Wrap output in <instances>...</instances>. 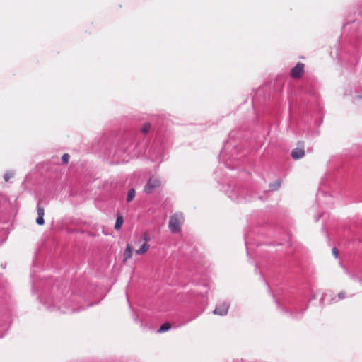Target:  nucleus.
<instances>
[{
  "instance_id": "f03ea898",
  "label": "nucleus",
  "mask_w": 362,
  "mask_h": 362,
  "mask_svg": "<svg viewBox=\"0 0 362 362\" xmlns=\"http://www.w3.org/2000/svg\"><path fill=\"white\" fill-rule=\"evenodd\" d=\"M184 221L182 213L177 212L170 217L169 229L173 233H179L181 230V226Z\"/></svg>"
},
{
  "instance_id": "aec40b11",
  "label": "nucleus",
  "mask_w": 362,
  "mask_h": 362,
  "mask_svg": "<svg viewBox=\"0 0 362 362\" xmlns=\"http://www.w3.org/2000/svg\"><path fill=\"white\" fill-rule=\"evenodd\" d=\"M344 156H354V153H345Z\"/></svg>"
},
{
  "instance_id": "20e7f679",
  "label": "nucleus",
  "mask_w": 362,
  "mask_h": 362,
  "mask_svg": "<svg viewBox=\"0 0 362 362\" xmlns=\"http://www.w3.org/2000/svg\"><path fill=\"white\" fill-rule=\"evenodd\" d=\"M292 158H301L305 156L304 143L299 141L297 146L291 153Z\"/></svg>"
},
{
  "instance_id": "f257e3e1",
  "label": "nucleus",
  "mask_w": 362,
  "mask_h": 362,
  "mask_svg": "<svg viewBox=\"0 0 362 362\" xmlns=\"http://www.w3.org/2000/svg\"><path fill=\"white\" fill-rule=\"evenodd\" d=\"M237 134L238 132L235 131L231 132L229 134L228 140L223 146V151L228 152L227 155H229L230 156H233L235 153L240 152V148L238 147V142L235 140Z\"/></svg>"
},
{
  "instance_id": "6ab92c4d",
  "label": "nucleus",
  "mask_w": 362,
  "mask_h": 362,
  "mask_svg": "<svg viewBox=\"0 0 362 362\" xmlns=\"http://www.w3.org/2000/svg\"><path fill=\"white\" fill-rule=\"evenodd\" d=\"M339 298H344L345 297V293L341 292L338 294Z\"/></svg>"
},
{
  "instance_id": "f8f14e48",
  "label": "nucleus",
  "mask_w": 362,
  "mask_h": 362,
  "mask_svg": "<svg viewBox=\"0 0 362 362\" xmlns=\"http://www.w3.org/2000/svg\"><path fill=\"white\" fill-rule=\"evenodd\" d=\"M171 328V324L170 322H165L158 329L159 333H162L169 330Z\"/></svg>"
},
{
  "instance_id": "4468645a",
  "label": "nucleus",
  "mask_w": 362,
  "mask_h": 362,
  "mask_svg": "<svg viewBox=\"0 0 362 362\" xmlns=\"http://www.w3.org/2000/svg\"><path fill=\"white\" fill-rule=\"evenodd\" d=\"M151 128V123L146 122V123L144 124V125H143V127H142V128L141 129V132L143 134H146V133H148L150 131Z\"/></svg>"
},
{
  "instance_id": "dca6fc26",
  "label": "nucleus",
  "mask_w": 362,
  "mask_h": 362,
  "mask_svg": "<svg viewBox=\"0 0 362 362\" xmlns=\"http://www.w3.org/2000/svg\"><path fill=\"white\" fill-rule=\"evenodd\" d=\"M332 253L335 258H338L339 257V251L337 247H333L332 249Z\"/></svg>"
},
{
  "instance_id": "423d86ee",
  "label": "nucleus",
  "mask_w": 362,
  "mask_h": 362,
  "mask_svg": "<svg viewBox=\"0 0 362 362\" xmlns=\"http://www.w3.org/2000/svg\"><path fill=\"white\" fill-rule=\"evenodd\" d=\"M229 309V303H222L216 306L214 310V314L219 315H226Z\"/></svg>"
},
{
  "instance_id": "39448f33",
  "label": "nucleus",
  "mask_w": 362,
  "mask_h": 362,
  "mask_svg": "<svg viewBox=\"0 0 362 362\" xmlns=\"http://www.w3.org/2000/svg\"><path fill=\"white\" fill-rule=\"evenodd\" d=\"M304 72V64L301 62H298L294 67L291 70L290 75L293 78H299Z\"/></svg>"
},
{
  "instance_id": "0eeeda50",
  "label": "nucleus",
  "mask_w": 362,
  "mask_h": 362,
  "mask_svg": "<svg viewBox=\"0 0 362 362\" xmlns=\"http://www.w3.org/2000/svg\"><path fill=\"white\" fill-rule=\"evenodd\" d=\"M142 237L145 240L146 243H144L139 249L136 250V253L137 255H143L146 253L150 247L149 244H148V241L149 240L148 235L147 233H144Z\"/></svg>"
},
{
  "instance_id": "1a4fd4ad",
  "label": "nucleus",
  "mask_w": 362,
  "mask_h": 362,
  "mask_svg": "<svg viewBox=\"0 0 362 362\" xmlns=\"http://www.w3.org/2000/svg\"><path fill=\"white\" fill-rule=\"evenodd\" d=\"M132 254H133V248L132 247L129 245V244H127V247L124 252V255H123V257H124V259L123 261L124 262H126L129 259H130L132 256Z\"/></svg>"
},
{
  "instance_id": "ddd939ff",
  "label": "nucleus",
  "mask_w": 362,
  "mask_h": 362,
  "mask_svg": "<svg viewBox=\"0 0 362 362\" xmlns=\"http://www.w3.org/2000/svg\"><path fill=\"white\" fill-rule=\"evenodd\" d=\"M280 186H281V181L280 180H276L274 182L271 183L269 185V189L272 191H276V190H277L280 187Z\"/></svg>"
},
{
  "instance_id": "f3484780",
  "label": "nucleus",
  "mask_w": 362,
  "mask_h": 362,
  "mask_svg": "<svg viewBox=\"0 0 362 362\" xmlns=\"http://www.w3.org/2000/svg\"><path fill=\"white\" fill-rule=\"evenodd\" d=\"M132 146H133V144H132L130 146H128V147H127L126 148H123V147H122V146H121L120 148H122V150L124 151V153H129V148H130L131 147H132Z\"/></svg>"
},
{
  "instance_id": "2eb2a0df",
  "label": "nucleus",
  "mask_w": 362,
  "mask_h": 362,
  "mask_svg": "<svg viewBox=\"0 0 362 362\" xmlns=\"http://www.w3.org/2000/svg\"><path fill=\"white\" fill-rule=\"evenodd\" d=\"M13 173L12 172H7L4 176V179L6 182H9L10 179L13 178Z\"/></svg>"
},
{
  "instance_id": "412c9836",
  "label": "nucleus",
  "mask_w": 362,
  "mask_h": 362,
  "mask_svg": "<svg viewBox=\"0 0 362 362\" xmlns=\"http://www.w3.org/2000/svg\"><path fill=\"white\" fill-rule=\"evenodd\" d=\"M63 160V164H64V165H67L68 164L69 160Z\"/></svg>"
},
{
  "instance_id": "9d476101",
  "label": "nucleus",
  "mask_w": 362,
  "mask_h": 362,
  "mask_svg": "<svg viewBox=\"0 0 362 362\" xmlns=\"http://www.w3.org/2000/svg\"><path fill=\"white\" fill-rule=\"evenodd\" d=\"M135 194H136V192H135L134 189L132 188V189H129L127 192V202H131L132 201H133V199L135 197Z\"/></svg>"
},
{
  "instance_id": "7ed1b4c3",
  "label": "nucleus",
  "mask_w": 362,
  "mask_h": 362,
  "mask_svg": "<svg viewBox=\"0 0 362 362\" xmlns=\"http://www.w3.org/2000/svg\"><path fill=\"white\" fill-rule=\"evenodd\" d=\"M160 185V182L158 178L151 177L144 187V191L147 194H151L155 189Z\"/></svg>"
},
{
  "instance_id": "9b49d317",
  "label": "nucleus",
  "mask_w": 362,
  "mask_h": 362,
  "mask_svg": "<svg viewBox=\"0 0 362 362\" xmlns=\"http://www.w3.org/2000/svg\"><path fill=\"white\" fill-rule=\"evenodd\" d=\"M123 224V217L122 216H118L116 220V223L115 225V230H118L121 228Z\"/></svg>"
},
{
  "instance_id": "6e6552de",
  "label": "nucleus",
  "mask_w": 362,
  "mask_h": 362,
  "mask_svg": "<svg viewBox=\"0 0 362 362\" xmlns=\"http://www.w3.org/2000/svg\"><path fill=\"white\" fill-rule=\"evenodd\" d=\"M37 217L36 218V223L40 226L44 225L45 220H44L43 217H44V214H45V209L39 204H37Z\"/></svg>"
},
{
  "instance_id": "5701e85b",
  "label": "nucleus",
  "mask_w": 362,
  "mask_h": 362,
  "mask_svg": "<svg viewBox=\"0 0 362 362\" xmlns=\"http://www.w3.org/2000/svg\"><path fill=\"white\" fill-rule=\"evenodd\" d=\"M360 15L361 16V18H362V12L360 13Z\"/></svg>"
},
{
  "instance_id": "4be33fe9",
  "label": "nucleus",
  "mask_w": 362,
  "mask_h": 362,
  "mask_svg": "<svg viewBox=\"0 0 362 362\" xmlns=\"http://www.w3.org/2000/svg\"><path fill=\"white\" fill-rule=\"evenodd\" d=\"M355 148H356V147H353V148L351 149V151H354V150H355Z\"/></svg>"
},
{
  "instance_id": "a211bd4d",
  "label": "nucleus",
  "mask_w": 362,
  "mask_h": 362,
  "mask_svg": "<svg viewBox=\"0 0 362 362\" xmlns=\"http://www.w3.org/2000/svg\"><path fill=\"white\" fill-rule=\"evenodd\" d=\"M70 158V155L68 153H64L61 157V158Z\"/></svg>"
}]
</instances>
